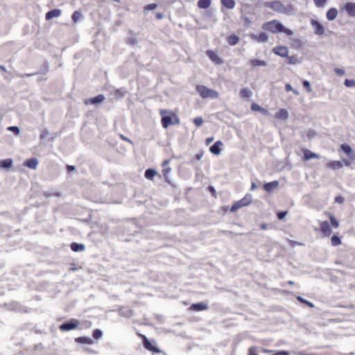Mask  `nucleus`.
<instances>
[{"label": "nucleus", "mask_w": 355, "mask_h": 355, "mask_svg": "<svg viewBox=\"0 0 355 355\" xmlns=\"http://www.w3.org/2000/svg\"><path fill=\"white\" fill-rule=\"evenodd\" d=\"M313 2L316 7L321 8L325 5L327 0H313Z\"/></svg>", "instance_id": "nucleus-44"}, {"label": "nucleus", "mask_w": 355, "mask_h": 355, "mask_svg": "<svg viewBox=\"0 0 355 355\" xmlns=\"http://www.w3.org/2000/svg\"><path fill=\"white\" fill-rule=\"evenodd\" d=\"M206 54L216 64H221L223 63V59L220 58L215 51L212 50H207L206 51Z\"/></svg>", "instance_id": "nucleus-12"}, {"label": "nucleus", "mask_w": 355, "mask_h": 355, "mask_svg": "<svg viewBox=\"0 0 355 355\" xmlns=\"http://www.w3.org/2000/svg\"><path fill=\"white\" fill-rule=\"evenodd\" d=\"M221 4L227 9H233L236 3L234 0H220Z\"/></svg>", "instance_id": "nucleus-33"}, {"label": "nucleus", "mask_w": 355, "mask_h": 355, "mask_svg": "<svg viewBox=\"0 0 355 355\" xmlns=\"http://www.w3.org/2000/svg\"><path fill=\"white\" fill-rule=\"evenodd\" d=\"M285 89H286V91L287 92H291V91H293V93H294L295 94H296V95H298V94H299V93H298L297 91L294 90V89H293L292 86H291L290 84H288V83H287V84H286V85H285Z\"/></svg>", "instance_id": "nucleus-51"}, {"label": "nucleus", "mask_w": 355, "mask_h": 355, "mask_svg": "<svg viewBox=\"0 0 355 355\" xmlns=\"http://www.w3.org/2000/svg\"><path fill=\"white\" fill-rule=\"evenodd\" d=\"M272 52L282 58H286L288 55V49L285 46L279 45L272 49Z\"/></svg>", "instance_id": "nucleus-9"}, {"label": "nucleus", "mask_w": 355, "mask_h": 355, "mask_svg": "<svg viewBox=\"0 0 355 355\" xmlns=\"http://www.w3.org/2000/svg\"><path fill=\"white\" fill-rule=\"evenodd\" d=\"M351 164V162L348 159H343V162L339 160H331L326 164V168L333 171H336L342 168L343 164L345 166H350Z\"/></svg>", "instance_id": "nucleus-6"}, {"label": "nucleus", "mask_w": 355, "mask_h": 355, "mask_svg": "<svg viewBox=\"0 0 355 355\" xmlns=\"http://www.w3.org/2000/svg\"><path fill=\"white\" fill-rule=\"evenodd\" d=\"M335 202L339 204H343L345 202V198L341 196H336L335 198Z\"/></svg>", "instance_id": "nucleus-55"}, {"label": "nucleus", "mask_w": 355, "mask_h": 355, "mask_svg": "<svg viewBox=\"0 0 355 355\" xmlns=\"http://www.w3.org/2000/svg\"><path fill=\"white\" fill-rule=\"evenodd\" d=\"M155 17L157 19H161L163 18V14L161 12H157Z\"/></svg>", "instance_id": "nucleus-63"}, {"label": "nucleus", "mask_w": 355, "mask_h": 355, "mask_svg": "<svg viewBox=\"0 0 355 355\" xmlns=\"http://www.w3.org/2000/svg\"><path fill=\"white\" fill-rule=\"evenodd\" d=\"M223 146V143L221 141H217L209 148V151L215 155H218Z\"/></svg>", "instance_id": "nucleus-16"}, {"label": "nucleus", "mask_w": 355, "mask_h": 355, "mask_svg": "<svg viewBox=\"0 0 355 355\" xmlns=\"http://www.w3.org/2000/svg\"><path fill=\"white\" fill-rule=\"evenodd\" d=\"M0 69H1V70H2V71H6V68H5V67H4V66H2V65H1V66H0Z\"/></svg>", "instance_id": "nucleus-64"}, {"label": "nucleus", "mask_w": 355, "mask_h": 355, "mask_svg": "<svg viewBox=\"0 0 355 355\" xmlns=\"http://www.w3.org/2000/svg\"><path fill=\"white\" fill-rule=\"evenodd\" d=\"M102 331L100 329H96L93 331L92 336L94 338L98 340L102 337Z\"/></svg>", "instance_id": "nucleus-41"}, {"label": "nucleus", "mask_w": 355, "mask_h": 355, "mask_svg": "<svg viewBox=\"0 0 355 355\" xmlns=\"http://www.w3.org/2000/svg\"><path fill=\"white\" fill-rule=\"evenodd\" d=\"M214 141V137H208L205 140V144L206 145H209L211 142H212Z\"/></svg>", "instance_id": "nucleus-61"}, {"label": "nucleus", "mask_w": 355, "mask_h": 355, "mask_svg": "<svg viewBox=\"0 0 355 355\" xmlns=\"http://www.w3.org/2000/svg\"><path fill=\"white\" fill-rule=\"evenodd\" d=\"M252 94V91L248 87L243 88L239 92V96L242 98H250Z\"/></svg>", "instance_id": "nucleus-31"}, {"label": "nucleus", "mask_w": 355, "mask_h": 355, "mask_svg": "<svg viewBox=\"0 0 355 355\" xmlns=\"http://www.w3.org/2000/svg\"><path fill=\"white\" fill-rule=\"evenodd\" d=\"M128 42L130 44L133 45V44H136V42H137V40H136V38H135V37L129 38V39H128Z\"/></svg>", "instance_id": "nucleus-59"}, {"label": "nucleus", "mask_w": 355, "mask_h": 355, "mask_svg": "<svg viewBox=\"0 0 355 355\" xmlns=\"http://www.w3.org/2000/svg\"><path fill=\"white\" fill-rule=\"evenodd\" d=\"M338 15V10L335 8H331L327 12V18L329 21L334 20Z\"/></svg>", "instance_id": "nucleus-29"}, {"label": "nucleus", "mask_w": 355, "mask_h": 355, "mask_svg": "<svg viewBox=\"0 0 355 355\" xmlns=\"http://www.w3.org/2000/svg\"><path fill=\"white\" fill-rule=\"evenodd\" d=\"M311 25L312 26L314 33L318 35H322L324 33V26L315 19L311 20Z\"/></svg>", "instance_id": "nucleus-10"}, {"label": "nucleus", "mask_w": 355, "mask_h": 355, "mask_svg": "<svg viewBox=\"0 0 355 355\" xmlns=\"http://www.w3.org/2000/svg\"><path fill=\"white\" fill-rule=\"evenodd\" d=\"M196 90L202 98H218L219 97L218 92L212 89H209L205 85H197L196 87Z\"/></svg>", "instance_id": "nucleus-4"}, {"label": "nucleus", "mask_w": 355, "mask_h": 355, "mask_svg": "<svg viewBox=\"0 0 355 355\" xmlns=\"http://www.w3.org/2000/svg\"><path fill=\"white\" fill-rule=\"evenodd\" d=\"M66 168L68 172L73 171L76 169L75 166L71 165H67Z\"/></svg>", "instance_id": "nucleus-60"}, {"label": "nucleus", "mask_w": 355, "mask_h": 355, "mask_svg": "<svg viewBox=\"0 0 355 355\" xmlns=\"http://www.w3.org/2000/svg\"><path fill=\"white\" fill-rule=\"evenodd\" d=\"M157 7V3H150L144 6V9L145 11L152 10Z\"/></svg>", "instance_id": "nucleus-45"}, {"label": "nucleus", "mask_w": 355, "mask_h": 355, "mask_svg": "<svg viewBox=\"0 0 355 355\" xmlns=\"http://www.w3.org/2000/svg\"><path fill=\"white\" fill-rule=\"evenodd\" d=\"M264 31L271 32L272 33H284L286 35L291 36L293 31L291 29L285 28L278 20L273 19L266 22L262 25Z\"/></svg>", "instance_id": "nucleus-2"}, {"label": "nucleus", "mask_w": 355, "mask_h": 355, "mask_svg": "<svg viewBox=\"0 0 355 355\" xmlns=\"http://www.w3.org/2000/svg\"><path fill=\"white\" fill-rule=\"evenodd\" d=\"M302 84H303V86L306 88L307 92L309 93L311 92V84L308 80H304Z\"/></svg>", "instance_id": "nucleus-50"}, {"label": "nucleus", "mask_w": 355, "mask_h": 355, "mask_svg": "<svg viewBox=\"0 0 355 355\" xmlns=\"http://www.w3.org/2000/svg\"><path fill=\"white\" fill-rule=\"evenodd\" d=\"M340 149L349 157L350 159H355V155L353 154V150L349 144H341Z\"/></svg>", "instance_id": "nucleus-17"}, {"label": "nucleus", "mask_w": 355, "mask_h": 355, "mask_svg": "<svg viewBox=\"0 0 355 355\" xmlns=\"http://www.w3.org/2000/svg\"><path fill=\"white\" fill-rule=\"evenodd\" d=\"M76 341L79 343L91 345L93 343V340L91 338L83 336L76 338Z\"/></svg>", "instance_id": "nucleus-35"}, {"label": "nucleus", "mask_w": 355, "mask_h": 355, "mask_svg": "<svg viewBox=\"0 0 355 355\" xmlns=\"http://www.w3.org/2000/svg\"><path fill=\"white\" fill-rule=\"evenodd\" d=\"M325 215L328 216V218H329V219L330 220V223H331V227H333L334 228H338L339 227V222H338V220L336 219V218L331 213L325 212Z\"/></svg>", "instance_id": "nucleus-26"}, {"label": "nucleus", "mask_w": 355, "mask_h": 355, "mask_svg": "<svg viewBox=\"0 0 355 355\" xmlns=\"http://www.w3.org/2000/svg\"><path fill=\"white\" fill-rule=\"evenodd\" d=\"M49 135V132L47 130H44L41 135H40V138L41 139H45L47 136Z\"/></svg>", "instance_id": "nucleus-56"}, {"label": "nucleus", "mask_w": 355, "mask_h": 355, "mask_svg": "<svg viewBox=\"0 0 355 355\" xmlns=\"http://www.w3.org/2000/svg\"><path fill=\"white\" fill-rule=\"evenodd\" d=\"M127 91L124 88H119L114 90L112 92V94L114 96V98L119 99L125 96Z\"/></svg>", "instance_id": "nucleus-25"}, {"label": "nucleus", "mask_w": 355, "mask_h": 355, "mask_svg": "<svg viewBox=\"0 0 355 355\" xmlns=\"http://www.w3.org/2000/svg\"><path fill=\"white\" fill-rule=\"evenodd\" d=\"M208 190L209 191V192L211 193V196L216 198H217V193H216V189H214V187L212 186H209L208 187Z\"/></svg>", "instance_id": "nucleus-53"}, {"label": "nucleus", "mask_w": 355, "mask_h": 355, "mask_svg": "<svg viewBox=\"0 0 355 355\" xmlns=\"http://www.w3.org/2000/svg\"><path fill=\"white\" fill-rule=\"evenodd\" d=\"M120 138L123 140V141H128V142H130L131 143V141L127 138L126 137H125L124 135H119Z\"/></svg>", "instance_id": "nucleus-62"}, {"label": "nucleus", "mask_w": 355, "mask_h": 355, "mask_svg": "<svg viewBox=\"0 0 355 355\" xmlns=\"http://www.w3.org/2000/svg\"><path fill=\"white\" fill-rule=\"evenodd\" d=\"M288 117V113L284 108L278 110L275 114V118L277 119H286Z\"/></svg>", "instance_id": "nucleus-27"}, {"label": "nucleus", "mask_w": 355, "mask_h": 355, "mask_svg": "<svg viewBox=\"0 0 355 355\" xmlns=\"http://www.w3.org/2000/svg\"><path fill=\"white\" fill-rule=\"evenodd\" d=\"M252 202V196L250 194H246L242 199L235 202L230 208L231 212H235L239 209L248 206Z\"/></svg>", "instance_id": "nucleus-5"}, {"label": "nucleus", "mask_w": 355, "mask_h": 355, "mask_svg": "<svg viewBox=\"0 0 355 355\" xmlns=\"http://www.w3.org/2000/svg\"><path fill=\"white\" fill-rule=\"evenodd\" d=\"M61 13H62V12H61V10H60V9L56 8V9L51 10L46 13L45 19L46 20H50L54 17H58L60 16Z\"/></svg>", "instance_id": "nucleus-21"}, {"label": "nucleus", "mask_w": 355, "mask_h": 355, "mask_svg": "<svg viewBox=\"0 0 355 355\" xmlns=\"http://www.w3.org/2000/svg\"><path fill=\"white\" fill-rule=\"evenodd\" d=\"M250 64L252 68H254L259 66L265 67L266 65V62L257 59H252L250 60Z\"/></svg>", "instance_id": "nucleus-32"}, {"label": "nucleus", "mask_w": 355, "mask_h": 355, "mask_svg": "<svg viewBox=\"0 0 355 355\" xmlns=\"http://www.w3.org/2000/svg\"><path fill=\"white\" fill-rule=\"evenodd\" d=\"M70 248H71V250L73 252H82L85 250V245H83L82 243H77L75 242H73L71 243Z\"/></svg>", "instance_id": "nucleus-28"}, {"label": "nucleus", "mask_w": 355, "mask_h": 355, "mask_svg": "<svg viewBox=\"0 0 355 355\" xmlns=\"http://www.w3.org/2000/svg\"><path fill=\"white\" fill-rule=\"evenodd\" d=\"M81 17H82V15H81L80 12L76 10L73 13L71 18H72L73 22L76 23L81 18Z\"/></svg>", "instance_id": "nucleus-42"}, {"label": "nucleus", "mask_w": 355, "mask_h": 355, "mask_svg": "<svg viewBox=\"0 0 355 355\" xmlns=\"http://www.w3.org/2000/svg\"><path fill=\"white\" fill-rule=\"evenodd\" d=\"M287 214H288V211H278L277 213V216L279 220H282L284 218V217L286 216Z\"/></svg>", "instance_id": "nucleus-52"}, {"label": "nucleus", "mask_w": 355, "mask_h": 355, "mask_svg": "<svg viewBox=\"0 0 355 355\" xmlns=\"http://www.w3.org/2000/svg\"><path fill=\"white\" fill-rule=\"evenodd\" d=\"M12 165V160L11 159H6L0 161V167L9 168Z\"/></svg>", "instance_id": "nucleus-38"}, {"label": "nucleus", "mask_w": 355, "mask_h": 355, "mask_svg": "<svg viewBox=\"0 0 355 355\" xmlns=\"http://www.w3.org/2000/svg\"><path fill=\"white\" fill-rule=\"evenodd\" d=\"M279 186V182L275 180V181H273V182H268V183H266L264 185H263V188L264 189L268 192V193H270L272 192L274 189H275L276 188H277Z\"/></svg>", "instance_id": "nucleus-22"}, {"label": "nucleus", "mask_w": 355, "mask_h": 355, "mask_svg": "<svg viewBox=\"0 0 355 355\" xmlns=\"http://www.w3.org/2000/svg\"><path fill=\"white\" fill-rule=\"evenodd\" d=\"M203 152H200L198 153H197L196 155H195V158L197 159V160H200L201 159V158L203 157Z\"/></svg>", "instance_id": "nucleus-57"}, {"label": "nucleus", "mask_w": 355, "mask_h": 355, "mask_svg": "<svg viewBox=\"0 0 355 355\" xmlns=\"http://www.w3.org/2000/svg\"><path fill=\"white\" fill-rule=\"evenodd\" d=\"M341 10H345L348 16L355 17V3L347 2L343 6Z\"/></svg>", "instance_id": "nucleus-13"}, {"label": "nucleus", "mask_w": 355, "mask_h": 355, "mask_svg": "<svg viewBox=\"0 0 355 355\" xmlns=\"http://www.w3.org/2000/svg\"><path fill=\"white\" fill-rule=\"evenodd\" d=\"M193 123L197 126V127H200V125H202L203 123V119L201 116H198V117H196L194 119H193Z\"/></svg>", "instance_id": "nucleus-43"}, {"label": "nucleus", "mask_w": 355, "mask_h": 355, "mask_svg": "<svg viewBox=\"0 0 355 355\" xmlns=\"http://www.w3.org/2000/svg\"><path fill=\"white\" fill-rule=\"evenodd\" d=\"M38 164V160L36 158L26 159L24 165L29 168L35 169Z\"/></svg>", "instance_id": "nucleus-23"}, {"label": "nucleus", "mask_w": 355, "mask_h": 355, "mask_svg": "<svg viewBox=\"0 0 355 355\" xmlns=\"http://www.w3.org/2000/svg\"><path fill=\"white\" fill-rule=\"evenodd\" d=\"M288 58V64H295L297 63L298 61H297V59L295 56L294 55H292V56H288L286 57Z\"/></svg>", "instance_id": "nucleus-47"}, {"label": "nucleus", "mask_w": 355, "mask_h": 355, "mask_svg": "<svg viewBox=\"0 0 355 355\" xmlns=\"http://www.w3.org/2000/svg\"><path fill=\"white\" fill-rule=\"evenodd\" d=\"M250 108L252 111L259 112L264 115H267L269 114L268 111L266 109L261 107L259 105H258L256 103H252L251 104Z\"/></svg>", "instance_id": "nucleus-24"}, {"label": "nucleus", "mask_w": 355, "mask_h": 355, "mask_svg": "<svg viewBox=\"0 0 355 355\" xmlns=\"http://www.w3.org/2000/svg\"><path fill=\"white\" fill-rule=\"evenodd\" d=\"M105 99V97L103 94H98L95 97L90 98L88 99H86L85 101V103L86 105L90 103V104H96V103H102Z\"/></svg>", "instance_id": "nucleus-20"}, {"label": "nucleus", "mask_w": 355, "mask_h": 355, "mask_svg": "<svg viewBox=\"0 0 355 355\" xmlns=\"http://www.w3.org/2000/svg\"><path fill=\"white\" fill-rule=\"evenodd\" d=\"M331 243L333 246H338L342 243L341 239L336 235H333L331 237Z\"/></svg>", "instance_id": "nucleus-39"}, {"label": "nucleus", "mask_w": 355, "mask_h": 355, "mask_svg": "<svg viewBox=\"0 0 355 355\" xmlns=\"http://www.w3.org/2000/svg\"><path fill=\"white\" fill-rule=\"evenodd\" d=\"M261 352L266 354H271L272 355H290L289 352L287 351L275 352L266 348H262Z\"/></svg>", "instance_id": "nucleus-30"}, {"label": "nucleus", "mask_w": 355, "mask_h": 355, "mask_svg": "<svg viewBox=\"0 0 355 355\" xmlns=\"http://www.w3.org/2000/svg\"><path fill=\"white\" fill-rule=\"evenodd\" d=\"M344 84L347 87H352L355 86V81L353 80L346 79Z\"/></svg>", "instance_id": "nucleus-46"}, {"label": "nucleus", "mask_w": 355, "mask_h": 355, "mask_svg": "<svg viewBox=\"0 0 355 355\" xmlns=\"http://www.w3.org/2000/svg\"><path fill=\"white\" fill-rule=\"evenodd\" d=\"M169 162H170V160L165 159L162 163V166L163 167L162 174H163V176L166 181H168V174L171 171V168L169 166H167V165L169 164Z\"/></svg>", "instance_id": "nucleus-18"}, {"label": "nucleus", "mask_w": 355, "mask_h": 355, "mask_svg": "<svg viewBox=\"0 0 355 355\" xmlns=\"http://www.w3.org/2000/svg\"><path fill=\"white\" fill-rule=\"evenodd\" d=\"M139 336L142 339L143 345H144V347L145 349H146L147 350L152 352L153 353H159L160 352V350L157 347L154 346L148 340V339L146 337V336L142 335V334H140Z\"/></svg>", "instance_id": "nucleus-8"}, {"label": "nucleus", "mask_w": 355, "mask_h": 355, "mask_svg": "<svg viewBox=\"0 0 355 355\" xmlns=\"http://www.w3.org/2000/svg\"><path fill=\"white\" fill-rule=\"evenodd\" d=\"M209 308L208 305L205 302H198L192 304L189 307V310L191 311H203L207 310Z\"/></svg>", "instance_id": "nucleus-14"}, {"label": "nucleus", "mask_w": 355, "mask_h": 355, "mask_svg": "<svg viewBox=\"0 0 355 355\" xmlns=\"http://www.w3.org/2000/svg\"><path fill=\"white\" fill-rule=\"evenodd\" d=\"M320 231L325 236H329L331 234L332 230L328 221L325 220L320 223Z\"/></svg>", "instance_id": "nucleus-11"}, {"label": "nucleus", "mask_w": 355, "mask_h": 355, "mask_svg": "<svg viewBox=\"0 0 355 355\" xmlns=\"http://www.w3.org/2000/svg\"><path fill=\"white\" fill-rule=\"evenodd\" d=\"M156 174H157V172L155 170L152 169V168H148L145 171L144 176L146 179L153 180Z\"/></svg>", "instance_id": "nucleus-37"}, {"label": "nucleus", "mask_w": 355, "mask_h": 355, "mask_svg": "<svg viewBox=\"0 0 355 355\" xmlns=\"http://www.w3.org/2000/svg\"><path fill=\"white\" fill-rule=\"evenodd\" d=\"M297 300L300 302L301 303H303V304H306L308 306H309L310 308H313L314 306L313 304L305 299H304L303 297H302L301 296H297Z\"/></svg>", "instance_id": "nucleus-40"}, {"label": "nucleus", "mask_w": 355, "mask_h": 355, "mask_svg": "<svg viewBox=\"0 0 355 355\" xmlns=\"http://www.w3.org/2000/svg\"><path fill=\"white\" fill-rule=\"evenodd\" d=\"M251 38L258 42H266L268 37L265 33H260L259 35L252 34Z\"/></svg>", "instance_id": "nucleus-19"}, {"label": "nucleus", "mask_w": 355, "mask_h": 355, "mask_svg": "<svg viewBox=\"0 0 355 355\" xmlns=\"http://www.w3.org/2000/svg\"><path fill=\"white\" fill-rule=\"evenodd\" d=\"M257 347L252 346L248 348V355H258L257 354Z\"/></svg>", "instance_id": "nucleus-48"}, {"label": "nucleus", "mask_w": 355, "mask_h": 355, "mask_svg": "<svg viewBox=\"0 0 355 355\" xmlns=\"http://www.w3.org/2000/svg\"><path fill=\"white\" fill-rule=\"evenodd\" d=\"M78 320L76 319H71L69 322L63 323L60 325L59 329L62 331H67L75 329L78 325Z\"/></svg>", "instance_id": "nucleus-7"}, {"label": "nucleus", "mask_w": 355, "mask_h": 355, "mask_svg": "<svg viewBox=\"0 0 355 355\" xmlns=\"http://www.w3.org/2000/svg\"><path fill=\"white\" fill-rule=\"evenodd\" d=\"M123 309H126L127 313H128V316H129V315H132V311L131 309H128V308H124V307H123V308H121V309H119V311H120V312H122V311H123Z\"/></svg>", "instance_id": "nucleus-58"}, {"label": "nucleus", "mask_w": 355, "mask_h": 355, "mask_svg": "<svg viewBox=\"0 0 355 355\" xmlns=\"http://www.w3.org/2000/svg\"><path fill=\"white\" fill-rule=\"evenodd\" d=\"M159 114L162 116L161 123L164 128L166 129L170 125L180 123V119L178 115L171 110H160Z\"/></svg>", "instance_id": "nucleus-1"}, {"label": "nucleus", "mask_w": 355, "mask_h": 355, "mask_svg": "<svg viewBox=\"0 0 355 355\" xmlns=\"http://www.w3.org/2000/svg\"><path fill=\"white\" fill-rule=\"evenodd\" d=\"M8 130L12 131L15 135H18L19 134V129L17 126H10L7 128Z\"/></svg>", "instance_id": "nucleus-49"}, {"label": "nucleus", "mask_w": 355, "mask_h": 355, "mask_svg": "<svg viewBox=\"0 0 355 355\" xmlns=\"http://www.w3.org/2000/svg\"><path fill=\"white\" fill-rule=\"evenodd\" d=\"M302 151L304 155V156H303L304 161H308L311 159H320V156L318 154L313 153L312 151H311L310 150H309L307 148H304L302 150Z\"/></svg>", "instance_id": "nucleus-15"}, {"label": "nucleus", "mask_w": 355, "mask_h": 355, "mask_svg": "<svg viewBox=\"0 0 355 355\" xmlns=\"http://www.w3.org/2000/svg\"><path fill=\"white\" fill-rule=\"evenodd\" d=\"M334 71L339 76H342L345 74V71L343 69L335 68Z\"/></svg>", "instance_id": "nucleus-54"}, {"label": "nucleus", "mask_w": 355, "mask_h": 355, "mask_svg": "<svg viewBox=\"0 0 355 355\" xmlns=\"http://www.w3.org/2000/svg\"><path fill=\"white\" fill-rule=\"evenodd\" d=\"M227 42L230 45L234 46L239 42V37L237 35L232 34L227 37Z\"/></svg>", "instance_id": "nucleus-34"}, {"label": "nucleus", "mask_w": 355, "mask_h": 355, "mask_svg": "<svg viewBox=\"0 0 355 355\" xmlns=\"http://www.w3.org/2000/svg\"><path fill=\"white\" fill-rule=\"evenodd\" d=\"M264 6L281 14H291L294 11V7L292 5L289 4L285 6L279 1L265 2Z\"/></svg>", "instance_id": "nucleus-3"}, {"label": "nucleus", "mask_w": 355, "mask_h": 355, "mask_svg": "<svg viewBox=\"0 0 355 355\" xmlns=\"http://www.w3.org/2000/svg\"><path fill=\"white\" fill-rule=\"evenodd\" d=\"M211 5V0H198V6L201 9H207Z\"/></svg>", "instance_id": "nucleus-36"}]
</instances>
